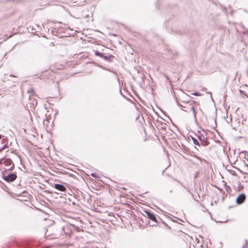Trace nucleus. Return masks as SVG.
<instances>
[{
  "label": "nucleus",
  "mask_w": 248,
  "mask_h": 248,
  "mask_svg": "<svg viewBox=\"0 0 248 248\" xmlns=\"http://www.w3.org/2000/svg\"><path fill=\"white\" fill-rule=\"evenodd\" d=\"M16 178V175L14 173H12L3 177L4 179L8 182H13L15 181Z\"/></svg>",
  "instance_id": "f257e3e1"
},
{
  "label": "nucleus",
  "mask_w": 248,
  "mask_h": 248,
  "mask_svg": "<svg viewBox=\"0 0 248 248\" xmlns=\"http://www.w3.org/2000/svg\"><path fill=\"white\" fill-rule=\"evenodd\" d=\"M246 199V196L244 194H241L238 195L236 198V201L237 203L240 204L242 203Z\"/></svg>",
  "instance_id": "f03ea898"
},
{
  "label": "nucleus",
  "mask_w": 248,
  "mask_h": 248,
  "mask_svg": "<svg viewBox=\"0 0 248 248\" xmlns=\"http://www.w3.org/2000/svg\"><path fill=\"white\" fill-rule=\"evenodd\" d=\"M54 187L60 191L64 192L66 191V188L63 185L61 184H55Z\"/></svg>",
  "instance_id": "7ed1b4c3"
},
{
  "label": "nucleus",
  "mask_w": 248,
  "mask_h": 248,
  "mask_svg": "<svg viewBox=\"0 0 248 248\" xmlns=\"http://www.w3.org/2000/svg\"><path fill=\"white\" fill-rule=\"evenodd\" d=\"M146 213L147 217L149 219H150L151 220H152L153 221H155V222L156 221V217H155V216L154 215V214H153L149 212H147V211H146Z\"/></svg>",
  "instance_id": "20e7f679"
},
{
  "label": "nucleus",
  "mask_w": 248,
  "mask_h": 248,
  "mask_svg": "<svg viewBox=\"0 0 248 248\" xmlns=\"http://www.w3.org/2000/svg\"><path fill=\"white\" fill-rule=\"evenodd\" d=\"M95 54L96 56H100V57H102L103 56V55L102 53H100L98 51H95Z\"/></svg>",
  "instance_id": "39448f33"
},
{
  "label": "nucleus",
  "mask_w": 248,
  "mask_h": 248,
  "mask_svg": "<svg viewBox=\"0 0 248 248\" xmlns=\"http://www.w3.org/2000/svg\"><path fill=\"white\" fill-rule=\"evenodd\" d=\"M192 94L197 96H201V93L198 92L192 93Z\"/></svg>",
  "instance_id": "423d86ee"
},
{
  "label": "nucleus",
  "mask_w": 248,
  "mask_h": 248,
  "mask_svg": "<svg viewBox=\"0 0 248 248\" xmlns=\"http://www.w3.org/2000/svg\"><path fill=\"white\" fill-rule=\"evenodd\" d=\"M202 145L203 146H206L208 144V142L206 141H204L202 142Z\"/></svg>",
  "instance_id": "0eeeda50"
},
{
  "label": "nucleus",
  "mask_w": 248,
  "mask_h": 248,
  "mask_svg": "<svg viewBox=\"0 0 248 248\" xmlns=\"http://www.w3.org/2000/svg\"><path fill=\"white\" fill-rule=\"evenodd\" d=\"M193 142H194V144L199 145V142L197 140L194 139Z\"/></svg>",
  "instance_id": "6e6552de"
},
{
  "label": "nucleus",
  "mask_w": 248,
  "mask_h": 248,
  "mask_svg": "<svg viewBox=\"0 0 248 248\" xmlns=\"http://www.w3.org/2000/svg\"><path fill=\"white\" fill-rule=\"evenodd\" d=\"M91 175H92L93 177H94V178H98V177H99V176H98V175H97V174H95V173H92L91 174Z\"/></svg>",
  "instance_id": "1a4fd4ad"
},
{
  "label": "nucleus",
  "mask_w": 248,
  "mask_h": 248,
  "mask_svg": "<svg viewBox=\"0 0 248 248\" xmlns=\"http://www.w3.org/2000/svg\"><path fill=\"white\" fill-rule=\"evenodd\" d=\"M28 92L30 93H34V92L33 89H31V90H29L28 91Z\"/></svg>",
  "instance_id": "9d476101"
},
{
  "label": "nucleus",
  "mask_w": 248,
  "mask_h": 248,
  "mask_svg": "<svg viewBox=\"0 0 248 248\" xmlns=\"http://www.w3.org/2000/svg\"><path fill=\"white\" fill-rule=\"evenodd\" d=\"M4 148H5V146H4V147H3L2 148H1V149H0V152H1L2 150H4Z\"/></svg>",
  "instance_id": "9b49d317"
},
{
  "label": "nucleus",
  "mask_w": 248,
  "mask_h": 248,
  "mask_svg": "<svg viewBox=\"0 0 248 248\" xmlns=\"http://www.w3.org/2000/svg\"><path fill=\"white\" fill-rule=\"evenodd\" d=\"M192 109H193V111H194L195 109L193 107H192Z\"/></svg>",
  "instance_id": "f8f14e48"
},
{
  "label": "nucleus",
  "mask_w": 248,
  "mask_h": 248,
  "mask_svg": "<svg viewBox=\"0 0 248 248\" xmlns=\"http://www.w3.org/2000/svg\"><path fill=\"white\" fill-rule=\"evenodd\" d=\"M2 138V136L0 135V139Z\"/></svg>",
  "instance_id": "ddd939ff"
}]
</instances>
